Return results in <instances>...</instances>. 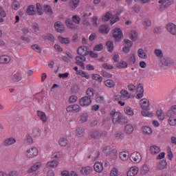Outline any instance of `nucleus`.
<instances>
[{
    "label": "nucleus",
    "mask_w": 176,
    "mask_h": 176,
    "mask_svg": "<svg viewBox=\"0 0 176 176\" xmlns=\"http://www.w3.org/2000/svg\"><path fill=\"white\" fill-rule=\"evenodd\" d=\"M111 118H112L113 123L116 124H127L129 123V119L127 117L122 116V113L116 111V110H112L110 113Z\"/></svg>",
    "instance_id": "f257e3e1"
},
{
    "label": "nucleus",
    "mask_w": 176,
    "mask_h": 176,
    "mask_svg": "<svg viewBox=\"0 0 176 176\" xmlns=\"http://www.w3.org/2000/svg\"><path fill=\"white\" fill-rule=\"evenodd\" d=\"M25 156L28 157V159H34V157H36L38 155H39V150L38 148L35 146H32L30 148H28L25 153Z\"/></svg>",
    "instance_id": "f03ea898"
},
{
    "label": "nucleus",
    "mask_w": 176,
    "mask_h": 176,
    "mask_svg": "<svg viewBox=\"0 0 176 176\" xmlns=\"http://www.w3.org/2000/svg\"><path fill=\"white\" fill-rule=\"evenodd\" d=\"M113 98L116 101H126V100L131 98V96L126 89H122L120 91V95H114Z\"/></svg>",
    "instance_id": "7ed1b4c3"
},
{
    "label": "nucleus",
    "mask_w": 176,
    "mask_h": 176,
    "mask_svg": "<svg viewBox=\"0 0 176 176\" xmlns=\"http://www.w3.org/2000/svg\"><path fill=\"white\" fill-rule=\"evenodd\" d=\"M158 3L160 4V12H164L166 9H168L174 3V0H159Z\"/></svg>",
    "instance_id": "20e7f679"
},
{
    "label": "nucleus",
    "mask_w": 176,
    "mask_h": 176,
    "mask_svg": "<svg viewBox=\"0 0 176 176\" xmlns=\"http://www.w3.org/2000/svg\"><path fill=\"white\" fill-rule=\"evenodd\" d=\"M129 159L134 164H138L142 160V155L140 152H133L130 155Z\"/></svg>",
    "instance_id": "39448f33"
},
{
    "label": "nucleus",
    "mask_w": 176,
    "mask_h": 176,
    "mask_svg": "<svg viewBox=\"0 0 176 176\" xmlns=\"http://www.w3.org/2000/svg\"><path fill=\"white\" fill-rule=\"evenodd\" d=\"M113 37L114 38L116 42H120L122 38H123V32L122 31V29L116 28L113 31Z\"/></svg>",
    "instance_id": "423d86ee"
},
{
    "label": "nucleus",
    "mask_w": 176,
    "mask_h": 176,
    "mask_svg": "<svg viewBox=\"0 0 176 176\" xmlns=\"http://www.w3.org/2000/svg\"><path fill=\"white\" fill-rule=\"evenodd\" d=\"M166 116L168 118V123L170 126H176V116L166 111Z\"/></svg>",
    "instance_id": "0eeeda50"
},
{
    "label": "nucleus",
    "mask_w": 176,
    "mask_h": 176,
    "mask_svg": "<svg viewBox=\"0 0 176 176\" xmlns=\"http://www.w3.org/2000/svg\"><path fill=\"white\" fill-rule=\"evenodd\" d=\"M166 30L169 34H170V35H173V36H176V25H175V23H169L166 24Z\"/></svg>",
    "instance_id": "6e6552de"
},
{
    "label": "nucleus",
    "mask_w": 176,
    "mask_h": 176,
    "mask_svg": "<svg viewBox=\"0 0 176 176\" xmlns=\"http://www.w3.org/2000/svg\"><path fill=\"white\" fill-rule=\"evenodd\" d=\"M160 64L164 67H171L174 64V60L168 57H164L160 59Z\"/></svg>",
    "instance_id": "1a4fd4ad"
},
{
    "label": "nucleus",
    "mask_w": 176,
    "mask_h": 176,
    "mask_svg": "<svg viewBox=\"0 0 176 176\" xmlns=\"http://www.w3.org/2000/svg\"><path fill=\"white\" fill-rule=\"evenodd\" d=\"M79 104L81 107H89L91 104V98L89 96H84L80 99Z\"/></svg>",
    "instance_id": "9d476101"
},
{
    "label": "nucleus",
    "mask_w": 176,
    "mask_h": 176,
    "mask_svg": "<svg viewBox=\"0 0 176 176\" xmlns=\"http://www.w3.org/2000/svg\"><path fill=\"white\" fill-rule=\"evenodd\" d=\"M54 28L59 34H63L65 31V26L61 23V21H56L54 23Z\"/></svg>",
    "instance_id": "9b49d317"
},
{
    "label": "nucleus",
    "mask_w": 176,
    "mask_h": 176,
    "mask_svg": "<svg viewBox=\"0 0 176 176\" xmlns=\"http://www.w3.org/2000/svg\"><path fill=\"white\" fill-rule=\"evenodd\" d=\"M137 95H136V98L137 100H141L142 97H144V85L142 84H139L137 87Z\"/></svg>",
    "instance_id": "f8f14e48"
},
{
    "label": "nucleus",
    "mask_w": 176,
    "mask_h": 176,
    "mask_svg": "<svg viewBox=\"0 0 176 176\" xmlns=\"http://www.w3.org/2000/svg\"><path fill=\"white\" fill-rule=\"evenodd\" d=\"M78 54L80 56H87L89 54V47L87 46H82L80 47L77 50Z\"/></svg>",
    "instance_id": "ddd939ff"
},
{
    "label": "nucleus",
    "mask_w": 176,
    "mask_h": 176,
    "mask_svg": "<svg viewBox=\"0 0 176 176\" xmlns=\"http://www.w3.org/2000/svg\"><path fill=\"white\" fill-rule=\"evenodd\" d=\"M140 107L143 111H149V100L146 98L140 100Z\"/></svg>",
    "instance_id": "4468645a"
},
{
    "label": "nucleus",
    "mask_w": 176,
    "mask_h": 176,
    "mask_svg": "<svg viewBox=\"0 0 176 176\" xmlns=\"http://www.w3.org/2000/svg\"><path fill=\"white\" fill-rule=\"evenodd\" d=\"M109 31H111V28L108 24H103L99 28V32H100V34H103V35L109 34Z\"/></svg>",
    "instance_id": "2eb2a0df"
},
{
    "label": "nucleus",
    "mask_w": 176,
    "mask_h": 176,
    "mask_svg": "<svg viewBox=\"0 0 176 176\" xmlns=\"http://www.w3.org/2000/svg\"><path fill=\"white\" fill-rule=\"evenodd\" d=\"M41 167H42V162H36L28 170L29 174H31L32 173H35V171H38V170H39Z\"/></svg>",
    "instance_id": "dca6fc26"
},
{
    "label": "nucleus",
    "mask_w": 176,
    "mask_h": 176,
    "mask_svg": "<svg viewBox=\"0 0 176 176\" xmlns=\"http://www.w3.org/2000/svg\"><path fill=\"white\" fill-rule=\"evenodd\" d=\"M85 61H86V56L76 57V64L81 67V68H85Z\"/></svg>",
    "instance_id": "f3484780"
},
{
    "label": "nucleus",
    "mask_w": 176,
    "mask_h": 176,
    "mask_svg": "<svg viewBox=\"0 0 176 176\" xmlns=\"http://www.w3.org/2000/svg\"><path fill=\"white\" fill-rule=\"evenodd\" d=\"M150 171L151 167L149 166V164L145 162L140 169V173L142 175H146V174H148Z\"/></svg>",
    "instance_id": "a211bd4d"
},
{
    "label": "nucleus",
    "mask_w": 176,
    "mask_h": 176,
    "mask_svg": "<svg viewBox=\"0 0 176 176\" xmlns=\"http://www.w3.org/2000/svg\"><path fill=\"white\" fill-rule=\"evenodd\" d=\"M37 116L42 122V123H47V116H46V113L42 111H37Z\"/></svg>",
    "instance_id": "6ab92c4d"
},
{
    "label": "nucleus",
    "mask_w": 176,
    "mask_h": 176,
    "mask_svg": "<svg viewBox=\"0 0 176 176\" xmlns=\"http://www.w3.org/2000/svg\"><path fill=\"white\" fill-rule=\"evenodd\" d=\"M127 61L130 65H134V64L137 63V56H135V54L131 53L129 55H128Z\"/></svg>",
    "instance_id": "aec40b11"
},
{
    "label": "nucleus",
    "mask_w": 176,
    "mask_h": 176,
    "mask_svg": "<svg viewBox=\"0 0 176 176\" xmlns=\"http://www.w3.org/2000/svg\"><path fill=\"white\" fill-rule=\"evenodd\" d=\"M67 112H79L80 111V106L78 104H72L67 107Z\"/></svg>",
    "instance_id": "412c9836"
},
{
    "label": "nucleus",
    "mask_w": 176,
    "mask_h": 176,
    "mask_svg": "<svg viewBox=\"0 0 176 176\" xmlns=\"http://www.w3.org/2000/svg\"><path fill=\"white\" fill-rule=\"evenodd\" d=\"M140 169L137 166H132L127 172V176H136Z\"/></svg>",
    "instance_id": "4be33fe9"
},
{
    "label": "nucleus",
    "mask_w": 176,
    "mask_h": 176,
    "mask_svg": "<svg viewBox=\"0 0 176 176\" xmlns=\"http://www.w3.org/2000/svg\"><path fill=\"white\" fill-rule=\"evenodd\" d=\"M89 135L94 140H98V138H101V132L97 130L91 131Z\"/></svg>",
    "instance_id": "5701e85b"
},
{
    "label": "nucleus",
    "mask_w": 176,
    "mask_h": 176,
    "mask_svg": "<svg viewBox=\"0 0 176 176\" xmlns=\"http://www.w3.org/2000/svg\"><path fill=\"white\" fill-rule=\"evenodd\" d=\"M130 158V153L129 151H122L120 153V159L122 162H126Z\"/></svg>",
    "instance_id": "b1692460"
},
{
    "label": "nucleus",
    "mask_w": 176,
    "mask_h": 176,
    "mask_svg": "<svg viewBox=\"0 0 176 176\" xmlns=\"http://www.w3.org/2000/svg\"><path fill=\"white\" fill-rule=\"evenodd\" d=\"M58 164H59L58 161L52 160V161H49L47 163L46 167H47V168H56L58 167Z\"/></svg>",
    "instance_id": "393cba45"
},
{
    "label": "nucleus",
    "mask_w": 176,
    "mask_h": 176,
    "mask_svg": "<svg viewBox=\"0 0 176 176\" xmlns=\"http://www.w3.org/2000/svg\"><path fill=\"white\" fill-rule=\"evenodd\" d=\"M61 157H63V153H61V151H56L51 155L52 160H55L56 162L57 160H60Z\"/></svg>",
    "instance_id": "a878e982"
},
{
    "label": "nucleus",
    "mask_w": 176,
    "mask_h": 176,
    "mask_svg": "<svg viewBox=\"0 0 176 176\" xmlns=\"http://www.w3.org/2000/svg\"><path fill=\"white\" fill-rule=\"evenodd\" d=\"M12 58L8 55H3L0 56V64H9Z\"/></svg>",
    "instance_id": "bb28decb"
},
{
    "label": "nucleus",
    "mask_w": 176,
    "mask_h": 176,
    "mask_svg": "<svg viewBox=\"0 0 176 176\" xmlns=\"http://www.w3.org/2000/svg\"><path fill=\"white\" fill-rule=\"evenodd\" d=\"M112 16H113V13L111 11L106 12L102 17V21H104V23L109 21L112 19Z\"/></svg>",
    "instance_id": "cd10ccee"
},
{
    "label": "nucleus",
    "mask_w": 176,
    "mask_h": 176,
    "mask_svg": "<svg viewBox=\"0 0 176 176\" xmlns=\"http://www.w3.org/2000/svg\"><path fill=\"white\" fill-rule=\"evenodd\" d=\"M142 132L145 135H152L153 131L149 126H144L142 128Z\"/></svg>",
    "instance_id": "c85d7f7f"
},
{
    "label": "nucleus",
    "mask_w": 176,
    "mask_h": 176,
    "mask_svg": "<svg viewBox=\"0 0 176 176\" xmlns=\"http://www.w3.org/2000/svg\"><path fill=\"white\" fill-rule=\"evenodd\" d=\"M129 36L130 39H131V41H133V42H135V41H137L138 38V33H137L136 30H133L129 32Z\"/></svg>",
    "instance_id": "c756f323"
},
{
    "label": "nucleus",
    "mask_w": 176,
    "mask_h": 176,
    "mask_svg": "<svg viewBox=\"0 0 176 176\" xmlns=\"http://www.w3.org/2000/svg\"><path fill=\"white\" fill-rule=\"evenodd\" d=\"M27 13L30 16H34V14H36V9L35 8V6L30 5L28 7Z\"/></svg>",
    "instance_id": "7c9ffc66"
},
{
    "label": "nucleus",
    "mask_w": 176,
    "mask_h": 176,
    "mask_svg": "<svg viewBox=\"0 0 176 176\" xmlns=\"http://www.w3.org/2000/svg\"><path fill=\"white\" fill-rule=\"evenodd\" d=\"M94 168L96 173H102L104 170V166H102V162H96L94 164Z\"/></svg>",
    "instance_id": "2f4dec72"
},
{
    "label": "nucleus",
    "mask_w": 176,
    "mask_h": 176,
    "mask_svg": "<svg viewBox=\"0 0 176 176\" xmlns=\"http://www.w3.org/2000/svg\"><path fill=\"white\" fill-rule=\"evenodd\" d=\"M160 147L153 145L150 147V152L151 155H157L158 153H160Z\"/></svg>",
    "instance_id": "473e14b6"
},
{
    "label": "nucleus",
    "mask_w": 176,
    "mask_h": 176,
    "mask_svg": "<svg viewBox=\"0 0 176 176\" xmlns=\"http://www.w3.org/2000/svg\"><path fill=\"white\" fill-rule=\"evenodd\" d=\"M138 56L139 58H142L143 60L148 58V55L146 54V52H145V51L141 48L138 50Z\"/></svg>",
    "instance_id": "72a5a7b5"
},
{
    "label": "nucleus",
    "mask_w": 176,
    "mask_h": 176,
    "mask_svg": "<svg viewBox=\"0 0 176 176\" xmlns=\"http://www.w3.org/2000/svg\"><path fill=\"white\" fill-rule=\"evenodd\" d=\"M91 171L92 168L91 166H85L80 170V173L82 175H89V174H91Z\"/></svg>",
    "instance_id": "f704fd0d"
},
{
    "label": "nucleus",
    "mask_w": 176,
    "mask_h": 176,
    "mask_svg": "<svg viewBox=\"0 0 176 176\" xmlns=\"http://www.w3.org/2000/svg\"><path fill=\"white\" fill-rule=\"evenodd\" d=\"M66 25L67 28H69V30H76L78 28V26L74 24V23L71 22L70 19H67L65 21Z\"/></svg>",
    "instance_id": "c9c22d12"
},
{
    "label": "nucleus",
    "mask_w": 176,
    "mask_h": 176,
    "mask_svg": "<svg viewBox=\"0 0 176 176\" xmlns=\"http://www.w3.org/2000/svg\"><path fill=\"white\" fill-rule=\"evenodd\" d=\"M124 131L126 134H132L134 131V126L132 124H128L124 127Z\"/></svg>",
    "instance_id": "e433bc0d"
},
{
    "label": "nucleus",
    "mask_w": 176,
    "mask_h": 176,
    "mask_svg": "<svg viewBox=\"0 0 176 176\" xmlns=\"http://www.w3.org/2000/svg\"><path fill=\"white\" fill-rule=\"evenodd\" d=\"M116 85V84L115 83V81H113V80H106L104 81V86H106V87H109V89L115 87Z\"/></svg>",
    "instance_id": "4c0bfd02"
},
{
    "label": "nucleus",
    "mask_w": 176,
    "mask_h": 176,
    "mask_svg": "<svg viewBox=\"0 0 176 176\" xmlns=\"http://www.w3.org/2000/svg\"><path fill=\"white\" fill-rule=\"evenodd\" d=\"M13 144H16V139L14 138H8L4 141L5 146H10V145H13Z\"/></svg>",
    "instance_id": "58836bf2"
},
{
    "label": "nucleus",
    "mask_w": 176,
    "mask_h": 176,
    "mask_svg": "<svg viewBox=\"0 0 176 176\" xmlns=\"http://www.w3.org/2000/svg\"><path fill=\"white\" fill-rule=\"evenodd\" d=\"M75 134L77 137H82L85 134V129L82 126H79L75 130Z\"/></svg>",
    "instance_id": "ea45409f"
},
{
    "label": "nucleus",
    "mask_w": 176,
    "mask_h": 176,
    "mask_svg": "<svg viewBox=\"0 0 176 176\" xmlns=\"http://www.w3.org/2000/svg\"><path fill=\"white\" fill-rule=\"evenodd\" d=\"M156 115L159 120L163 121L166 118V116L164 115V112H163V110L162 109L157 110Z\"/></svg>",
    "instance_id": "a19ab883"
},
{
    "label": "nucleus",
    "mask_w": 176,
    "mask_h": 176,
    "mask_svg": "<svg viewBox=\"0 0 176 176\" xmlns=\"http://www.w3.org/2000/svg\"><path fill=\"white\" fill-rule=\"evenodd\" d=\"M58 144L60 146H67V145H68V140L67 139V138H60Z\"/></svg>",
    "instance_id": "79ce46f5"
},
{
    "label": "nucleus",
    "mask_w": 176,
    "mask_h": 176,
    "mask_svg": "<svg viewBox=\"0 0 176 176\" xmlns=\"http://www.w3.org/2000/svg\"><path fill=\"white\" fill-rule=\"evenodd\" d=\"M124 112L126 113V115H128V116H134V111H133V109L129 106L124 109Z\"/></svg>",
    "instance_id": "37998d69"
},
{
    "label": "nucleus",
    "mask_w": 176,
    "mask_h": 176,
    "mask_svg": "<svg viewBox=\"0 0 176 176\" xmlns=\"http://www.w3.org/2000/svg\"><path fill=\"white\" fill-rule=\"evenodd\" d=\"M80 0H71L69 5L72 9H76L77 6H79Z\"/></svg>",
    "instance_id": "c03bdc74"
},
{
    "label": "nucleus",
    "mask_w": 176,
    "mask_h": 176,
    "mask_svg": "<svg viewBox=\"0 0 176 176\" xmlns=\"http://www.w3.org/2000/svg\"><path fill=\"white\" fill-rule=\"evenodd\" d=\"M120 20V18L119 17V14H116L115 15H113L111 18L110 24L113 25L115 23H118Z\"/></svg>",
    "instance_id": "a18cd8bd"
},
{
    "label": "nucleus",
    "mask_w": 176,
    "mask_h": 176,
    "mask_svg": "<svg viewBox=\"0 0 176 176\" xmlns=\"http://www.w3.org/2000/svg\"><path fill=\"white\" fill-rule=\"evenodd\" d=\"M127 67H129V64L124 60H121L118 65H117V68H119L120 69L127 68Z\"/></svg>",
    "instance_id": "49530a36"
},
{
    "label": "nucleus",
    "mask_w": 176,
    "mask_h": 176,
    "mask_svg": "<svg viewBox=\"0 0 176 176\" xmlns=\"http://www.w3.org/2000/svg\"><path fill=\"white\" fill-rule=\"evenodd\" d=\"M142 116H144L145 118H153V112L148 111V110H143V111H142Z\"/></svg>",
    "instance_id": "de8ad7c7"
},
{
    "label": "nucleus",
    "mask_w": 176,
    "mask_h": 176,
    "mask_svg": "<svg viewBox=\"0 0 176 176\" xmlns=\"http://www.w3.org/2000/svg\"><path fill=\"white\" fill-rule=\"evenodd\" d=\"M166 167L167 162L166 160L161 161L157 165V168H159V170H164Z\"/></svg>",
    "instance_id": "09e8293b"
},
{
    "label": "nucleus",
    "mask_w": 176,
    "mask_h": 176,
    "mask_svg": "<svg viewBox=\"0 0 176 176\" xmlns=\"http://www.w3.org/2000/svg\"><path fill=\"white\" fill-rule=\"evenodd\" d=\"M111 160H116L118 159V150L113 149L109 153Z\"/></svg>",
    "instance_id": "8fccbe9b"
},
{
    "label": "nucleus",
    "mask_w": 176,
    "mask_h": 176,
    "mask_svg": "<svg viewBox=\"0 0 176 176\" xmlns=\"http://www.w3.org/2000/svg\"><path fill=\"white\" fill-rule=\"evenodd\" d=\"M91 78H92L94 80H97V81L99 82L100 83H101V82H102V78L101 77V76H100V74H91Z\"/></svg>",
    "instance_id": "3c124183"
},
{
    "label": "nucleus",
    "mask_w": 176,
    "mask_h": 176,
    "mask_svg": "<svg viewBox=\"0 0 176 176\" xmlns=\"http://www.w3.org/2000/svg\"><path fill=\"white\" fill-rule=\"evenodd\" d=\"M89 119V115L87 113H82L79 120L80 123H86Z\"/></svg>",
    "instance_id": "603ef678"
},
{
    "label": "nucleus",
    "mask_w": 176,
    "mask_h": 176,
    "mask_svg": "<svg viewBox=\"0 0 176 176\" xmlns=\"http://www.w3.org/2000/svg\"><path fill=\"white\" fill-rule=\"evenodd\" d=\"M110 176H119V170L116 167H113L110 170Z\"/></svg>",
    "instance_id": "864d4df0"
},
{
    "label": "nucleus",
    "mask_w": 176,
    "mask_h": 176,
    "mask_svg": "<svg viewBox=\"0 0 176 176\" xmlns=\"http://www.w3.org/2000/svg\"><path fill=\"white\" fill-rule=\"evenodd\" d=\"M11 8L12 10H19L20 9V3L17 1H14L12 5Z\"/></svg>",
    "instance_id": "5fc2aeb1"
},
{
    "label": "nucleus",
    "mask_w": 176,
    "mask_h": 176,
    "mask_svg": "<svg viewBox=\"0 0 176 176\" xmlns=\"http://www.w3.org/2000/svg\"><path fill=\"white\" fill-rule=\"evenodd\" d=\"M154 54L156 56V57L162 58V57H163V51L160 49H155L154 50Z\"/></svg>",
    "instance_id": "6e6d98bb"
},
{
    "label": "nucleus",
    "mask_w": 176,
    "mask_h": 176,
    "mask_svg": "<svg viewBox=\"0 0 176 176\" xmlns=\"http://www.w3.org/2000/svg\"><path fill=\"white\" fill-rule=\"evenodd\" d=\"M143 25L145 27V28H148L152 25V21L149 19H145L143 21Z\"/></svg>",
    "instance_id": "4d7b16f0"
},
{
    "label": "nucleus",
    "mask_w": 176,
    "mask_h": 176,
    "mask_svg": "<svg viewBox=\"0 0 176 176\" xmlns=\"http://www.w3.org/2000/svg\"><path fill=\"white\" fill-rule=\"evenodd\" d=\"M12 80L14 82H20L21 80V74L20 73H16L12 76Z\"/></svg>",
    "instance_id": "13d9d810"
},
{
    "label": "nucleus",
    "mask_w": 176,
    "mask_h": 176,
    "mask_svg": "<svg viewBox=\"0 0 176 176\" xmlns=\"http://www.w3.org/2000/svg\"><path fill=\"white\" fill-rule=\"evenodd\" d=\"M58 39H59V42H60V43H63L64 45H68V43H69L70 42V40L68 38H64L63 36H59Z\"/></svg>",
    "instance_id": "bf43d9fd"
},
{
    "label": "nucleus",
    "mask_w": 176,
    "mask_h": 176,
    "mask_svg": "<svg viewBox=\"0 0 176 176\" xmlns=\"http://www.w3.org/2000/svg\"><path fill=\"white\" fill-rule=\"evenodd\" d=\"M36 7L38 14H39V16H42V14H43V9H42V6L41 3H37Z\"/></svg>",
    "instance_id": "052dcab7"
},
{
    "label": "nucleus",
    "mask_w": 176,
    "mask_h": 176,
    "mask_svg": "<svg viewBox=\"0 0 176 176\" xmlns=\"http://www.w3.org/2000/svg\"><path fill=\"white\" fill-rule=\"evenodd\" d=\"M32 50H34V52H36V53H42V48L39 46V45L34 44L31 46Z\"/></svg>",
    "instance_id": "680f3d73"
},
{
    "label": "nucleus",
    "mask_w": 176,
    "mask_h": 176,
    "mask_svg": "<svg viewBox=\"0 0 176 176\" xmlns=\"http://www.w3.org/2000/svg\"><path fill=\"white\" fill-rule=\"evenodd\" d=\"M106 45H107V47L109 52L112 53V52H113V42L109 41H107Z\"/></svg>",
    "instance_id": "e2e57ef3"
},
{
    "label": "nucleus",
    "mask_w": 176,
    "mask_h": 176,
    "mask_svg": "<svg viewBox=\"0 0 176 176\" xmlns=\"http://www.w3.org/2000/svg\"><path fill=\"white\" fill-rule=\"evenodd\" d=\"M124 134L122 131H117L115 133V138H116V140H122V138H124Z\"/></svg>",
    "instance_id": "0e129e2a"
},
{
    "label": "nucleus",
    "mask_w": 176,
    "mask_h": 176,
    "mask_svg": "<svg viewBox=\"0 0 176 176\" xmlns=\"http://www.w3.org/2000/svg\"><path fill=\"white\" fill-rule=\"evenodd\" d=\"M103 153L106 154V156H108L111 153V147L109 146H105L102 149Z\"/></svg>",
    "instance_id": "69168bd1"
},
{
    "label": "nucleus",
    "mask_w": 176,
    "mask_h": 176,
    "mask_svg": "<svg viewBox=\"0 0 176 176\" xmlns=\"http://www.w3.org/2000/svg\"><path fill=\"white\" fill-rule=\"evenodd\" d=\"M86 93L89 98L93 97V96H94V89L89 87L87 89Z\"/></svg>",
    "instance_id": "338daca9"
},
{
    "label": "nucleus",
    "mask_w": 176,
    "mask_h": 176,
    "mask_svg": "<svg viewBox=\"0 0 176 176\" xmlns=\"http://www.w3.org/2000/svg\"><path fill=\"white\" fill-rule=\"evenodd\" d=\"M167 111L176 116V104L172 105L170 109L168 110Z\"/></svg>",
    "instance_id": "774afa93"
}]
</instances>
